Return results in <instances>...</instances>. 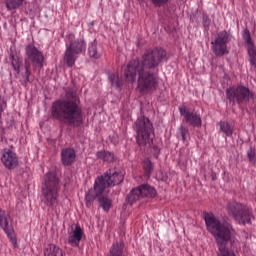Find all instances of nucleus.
Here are the masks:
<instances>
[{"mask_svg": "<svg viewBox=\"0 0 256 256\" xmlns=\"http://www.w3.org/2000/svg\"><path fill=\"white\" fill-rule=\"evenodd\" d=\"M25 53L28 61L32 63L33 69H41L43 67V61H45V56L39 48L35 47L33 44H28L25 47Z\"/></svg>", "mask_w": 256, "mask_h": 256, "instance_id": "obj_13", "label": "nucleus"}, {"mask_svg": "<svg viewBox=\"0 0 256 256\" xmlns=\"http://www.w3.org/2000/svg\"><path fill=\"white\" fill-rule=\"evenodd\" d=\"M228 215L233 217L240 225H247L251 223L253 219V210H251L247 205L241 204L239 202H229L226 206Z\"/></svg>", "mask_w": 256, "mask_h": 256, "instance_id": "obj_8", "label": "nucleus"}, {"mask_svg": "<svg viewBox=\"0 0 256 256\" xmlns=\"http://www.w3.org/2000/svg\"><path fill=\"white\" fill-rule=\"evenodd\" d=\"M88 55L92 59H99V57H101V49L97 46V40L92 41L88 45Z\"/></svg>", "mask_w": 256, "mask_h": 256, "instance_id": "obj_19", "label": "nucleus"}, {"mask_svg": "<svg viewBox=\"0 0 256 256\" xmlns=\"http://www.w3.org/2000/svg\"><path fill=\"white\" fill-rule=\"evenodd\" d=\"M123 179V173L116 170H109L104 175L98 177L94 182V187L85 194L86 206L91 207V203L95 199H99L107 187H115V185L123 183Z\"/></svg>", "mask_w": 256, "mask_h": 256, "instance_id": "obj_4", "label": "nucleus"}, {"mask_svg": "<svg viewBox=\"0 0 256 256\" xmlns=\"http://www.w3.org/2000/svg\"><path fill=\"white\" fill-rule=\"evenodd\" d=\"M226 97L233 103H247L249 99H253V92L243 85L232 86L227 88Z\"/></svg>", "mask_w": 256, "mask_h": 256, "instance_id": "obj_9", "label": "nucleus"}, {"mask_svg": "<svg viewBox=\"0 0 256 256\" xmlns=\"http://www.w3.org/2000/svg\"><path fill=\"white\" fill-rule=\"evenodd\" d=\"M231 41V35L227 31H222L218 33L214 42H212V51L217 57H223L227 55L229 51L227 50V43Z\"/></svg>", "mask_w": 256, "mask_h": 256, "instance_id": "obj_12", "label": "nucleus"}, {"mask_svg": "<svg viewBox=\"0 0 256 256\" xmlns=\"http://www.w3.org/2000/svg\"><path fill=\"white\" fill-rule=\"evenodd\" d=\"M61 193V179L55 172H48L44 175L41 188V201L43 205L55 211L59 205Z\"/></svg>", "mask_w": 256, "mask_h": 256, "instance_id": "obj_5", "label": "nucleus"}, {"mask_svg": "<svg viewBox=\"0 0 256 256\" xmlns=\"http://www.w3.org/2000/svg\"><path fill=\"white\" fill-rule=\"evenodd\" d=\"M157 195V190L150 186L149 184H143L138 188L132 189V191L127 195V201L130 205L141 201L144 197L153 198Z\"/></svg>", "mask_w": 256, "mask_h": 256, "instance_id": "obj_11", "label": "nucleus"}, {"mask_svg": "<svg viewBox=\"0 0 256 256\" xmlns=\"http://www.w3.org/2000/svg\"><path fill=\"white\" fill-rule=\"evenodd\" d=\"M10 59H11V65H12L14 71H16L17 74L21 73V63H22V61L20 60V58L11 54Z\"/></svg>", "mask_w": 256, "mask_h": 256, "instance_id": "obj_25", "label": "nucleus"}, {"mask_svg": "<svg viewBox=\"0 0 256 256\" xmlns=\"http://www.w3.org/2000/svg\"><path fill=\"white\" fill-rule=\"evenodd\" d=\"M76 157L75 150L72 148H65L61 151V162L65 167L73 165Z\"/></svg>", "mask_w": 256, "mask_h": 256, "instance_id": "obj_17", "label": "nucleus"}, {"mask_svg": "<svg viewBox=\"0 0 256 256\" xmlns=\"http://www.w3.org/2000/svg\"><path fill=\"white\" fill-rule=\"evenodd\" d=\"M96 156L106 163H113V161H115V154L110 151H98Z\"/></svg>", "mask_w": 256, "mask_h": 256, "instance_id": "obj_23", "label": "nucleus"}, {"mask_svg": "<svg viewBox=\"0 0 256 256\" xmlns=\"http://www.w3.org/2000/svg\"><path fill=\"white\" fill-rule=\"evenodd\" d=\"M98 203H99V207H101V209H103V211H109V209H111V199L107 198V197H100L98 199Z\"/></svg>", "mask_w": 256, "mask_h": 256, "instance_id": "obj_26", "label": "nucleus"}, {"mask_svg": "<svg viewBox=\"0 0 256 256\" xmlns=\"http://www.w3.org/2000/svg\"><path fill=\"white\" fill-rule=\"evenodd\" d=\"M108 80L112 87H115V89H121V87H123V79L119 77L118 73L109 74Z\"/></svg>", "mask_w": 256, "mask_h": 256, "instance_id": "obj_20", "label": "nucleus"}, {"mask_svg": "<svg viewBox=\"0 0 256 256\" xmlns=\"http://www.w3.org/2000/svg\"><path fill=\"white\" fill-rule=\"evenodd\" d=\"M247 49H248L249 61H250L251 65H254V67H256V49H255V45L247 46Z\"/></svg>", "mask_w": 256, "mask_h": 256, "instance_id": "obj_27", "label": "nucleus"}, {"mask_svg": "<svg viewBox=\"0 0 256 256\" xmlns=\"http://www.w3.org/2000/svg\"><path fill=\"white\" fill-rule=\"evenodd\" d=\"M108 256H125V244L123 242L114 243L109 250Z\"/></svg>", "mask_w": 256, "mask_h": 256, "instance_id": "obj_18", "label": "nucleus"}, {"mask_svg": "<svg viewBox=\"0 0 256 256\" xmlns=\"http://www.w3.org/2000/svg\"><path fill=\"white\" fill-rule=\"evenodd\" d=\"M179 112L184 117L186 123H189L193 127H201V115L189 111L185 106L179 107Z\"/></svg>", "mask_w": 256, "mask_h": 256, "instance_id": "obj_15", "label": "nucleus"}, {"mask_svg": "<svg viewBox=\"0 0 256 256\" xmlns=\"http://www.w3.org/2000/svg\"><path fill=\"white\" fill-rule=\"evenodd\" d=\"M1 163L10 171L19 167V156L17 153L9 148H4L1 151Z\"/></svg>", "mask_w": 256, "mask_h": 256, "instance_id": "obj_14", "label": "nucleus"}, {"mask_svg": "<svg viewBox=\"0 0 256 256\" xmlns=\"http://www.w3.org/2000/svg\"><path fill=\"white\" fill-rule=\"evenodd\" d=\"M83 228L79 224H77L74 230L68 236V243L72 247H79L81 240L83 239Z\"/></svg>", "mask_w": 256, "mask_h": 256, "instance_id": "obj_16", "label": "nucleus"}, {"mask_svg": "<svg viewBox=\"0 0 256 256\" xmlns=\"http://www.w3.org/2000/svg\"><path fill=\"white\" fill-rule=\"evenodd\" d=\"M220 127V133H223L225 137H231L233 135V126L227 121H220L218 123Z\"/></svg>", "mask_w": 256, "mask_h": 256, "instance_id": "obj_22", "label": "nucleus"}, {"mask_svg": "<svg viewBox=\"0 0 256 256\" xmlns=\"http://www.w3.org/2000/svg\"><path fill=\"white\" fill-rule=\"evenodd\" d=\"M152 5L155 7H162V5H167L170 0H150Z\"/></svg>", "mask_w": 256, "mask_h": 256, "instance_id": "obj_33", "label": "nucleus"}, {"mask_svg": "<svg viewBox=\"0 0 256 256\" xmlns=\"http://www.w3.org/2000/svg\"><path fill=\"white\" fill-rule=\"evenodd\" d=\"M136 131V141L140 147L153 143V124L151 120L145 116H140L134 123Z\"/></svg>", "mask_w": 256, "mask_h": 256, "instance_id": "obj_7", "label": "nucleus"}, {"mask_svg": "<svg viewBox=\"0 0 256 256\" xmlns=\"http://www.w3.org/2000/svg\"><path fill=\"white\" fill-rule=\"evenodd\" d=\"M44 255H46V256H63V250L55 244H50L46 247Z\"/></svg>", "mask_w": 256, "mask_h": 256, "instance_id": "obj_21", "label": "nucleus"}, {"mask_svg": "<svg viewBox=\"0 0 256 256\" xmlns=\"http://www.w3.org/2000/svg\"><path fill=\"white\" fill-rule=\"evenodd\" d=\"M87 50V43L83 38L75 39V34H69L66 40V51L64 53V63L67 67H73L77 56L80 53H85Z\"/></svg>", "mask_w": 256, "mask_h": 256, "instance_id": "obj_6", "label": "nucleus"}, {"mask_svg": "<svg viewBox=\"0 0 256 256\" xmlns=\"http://www.w3.org/2000/svg\"><path fill=\"white\" fill-rule=\"evenodd\" d=\"M51 115L54 119L73 127H79L83 123V111L77 101L56 100L52 104Z\"/></svg>", "mask_w": 256, "mask_h": 256, "instance_id": "obj_3", "label": "nucleus"}, {"mask_svg": "<svg viewBox=\"0 0 256 256\" xmlns=\"http://www.w3.org/2000/svg\"><path fill=\"white\" fill-rule=\"evenodd\" d=\"M167 57V52L163 48L146 50L142 63L139 60H132L127 64L124 75L129 83H133L138 77V90L141 93H149L157 89V75L145 71V69H157L159 63Z\"/></svg>", "mask_w": 256, "mask_h": 256, "instance_id": "obj_1", "label": "nucleus"}, {"mask_svg": "<svg viewBox=\"0 0 256 256\" xmlns=\"http://www.w3.org/2000/svg\"><path fill=\"white\" fill-rule=\"evenodd\" d=\"M0 229L4 231L9 239L12 247L17 249V237H15V228L13 227V218H11V214L9 212L0 209Z\"/></svg>", "mask_w": 256, "mask_h": 256, "instance_id": "obj_10", "label": "nucleus"}, {"mask_svg": "<svg viewBox=\"0 0 256 256\" xmlns=\"http://www.w3.org/2000/svg\"><path fill=\"white\" fill-rule=\"evenodd\" d=\"M206 229L211 233L218 247L217 256H237V241H235V228L228 221H221L213 213L204 212Z\"/></svg>", "mask_w": 256, "mask_h": 256, "instance_id": "obj_2", "label": "nucleus"}, {"mask_svg": "<svg viewBox=\"0 0 256 256\" xmlns=\"http://www.w3.org/2000/svg\"><path fill=\"white\" fill-rule=\"evenodd\" d=\"M243 39L247 45V47H251L253 46V39H251V34L249 33L248 30H245L244 31V34H243Z\"/></svg>", "mask_w": 256, "mask_h": 256, "instance_id": "obj_31", "label": "nucleus"}, {"mask_svg": "<svg viewBox=\"0 0 256 256\" xmlns=\"http://www.w3.org/2000/svg\"><path fill=\"white\" fill-rule=\"evenodd\" d=\"M178 137H181L182 141H187V137H189V129L185 126H180L178 129Z\"/></svg>", "mask_w": 256, "mask_h": 256, "instance_id": "obj_30", "label": "nucleus"}, {"mask_svg": "<svg viewBox=\"0 0 256 256\" xmlns=\"http://www.w3.org/2000/svg\"><path fill=\"white\" fill-rule=\"evenodd\" d=\"M31 66L29 64H25V72L22 74V77L25 83H29L31 77V70H29Z\"/></svg>", "mask_w": 256, "mask_h": 256, "instance_id": "obj_32", "label": "nucleus"}, {"mask_svg": "<svg viewBox=\"0 0 256 256\" xmlns=\"http://www.w3.org/2000/svg\"><path fill=\"white\" fill-rule=\"evenodd\" d=\"M25 0H4L6 9L8 11H14L15 9H19Z\"/></svg>", "mask_w": 256, "mask_h": 256, "instance_id": "obj_24", "label": "nucleus"}, {"mask_svg": "<svg viewBox=\"0 0 256 256\" xmlns=\"http://www.w3.org/2000/svg\"><path fill=\"white\" fill-rule=\"evenodd\" d=\"M202 23L204 27H209L211 25V19L209 18V15L203 14Z\"/></svg>", "mask_w": 256, "mask_h": 256, "instance_id": "obj_34", "label": "nucleus"}, {"mask_svg": "<svg viewBox=\"0 0 256 256\" xmlns=\"http://www.w3.org/2000/svg\"><path fill=\"white\" fill-rule=\"evenodd\" d=\"M248 160L252 163V165H256V148L250 147L247 151Z\"/></svg>", "mask_w": 256, "mask_h": 256, "instance_id": "obj_29", "label": "nucleus"}, {"mask_svg": "<svg viewBox=\"0 0 256 256\" xmlns=\"http://www.w3.org/2000/svg\"><path fill=\"white\" fill-rule=\"evenodd\" d=\"M143 169L147 173V175H151L153 171V162L149 158H145L143 161Z\"/></svg>", "mask_w": 256, "mask_h": 256, "instance_id": "obj_28", "label": "nucleus"}]
</instances>
